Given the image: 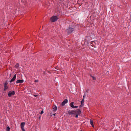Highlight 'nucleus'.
I'll use <instances>...</instances> for the list:
<instances>
[{"label":"nucleus","mask_w":131,"mask_h":131,"mask_svg":"<svg viewBox=\"0 0 131 131\" xmlns=\"http://www.w3.org/2000/svg\"><path fill=\"white\" fill-rule=\"evenodd\" d=\"M78 106H74V108H77V107H78Z\"/></svg>","instance_id":"obj_25"},{"label":"nucleus","mask_w":131,"mask_h":131,"mask_svg":"<svg viewBox=\"0 0 131 131\" xmlns=\"http://www.w3.org/2000/svg\"><path fill=\"white\" fill-rule=\"evenodd\" d=\"M81 113V111L80 109L76 110L74 111V114H78L80 115Z\"/></svg>","instance_id":"obj_5"},{"label":"nucleus","mask_w":131,"mask_h":131,"mask_svg":"<svg viewBox=\"0 0 131 131\" xmlns=\"http://www.w3.org/2000/svg\"><path fill=\"white\" fill-rule=\"evenodd\" d=\"M24 82V80H17L16 81V83H23Z\"/></svg>","instance_id":"obj_10"},{"label":"nucleus","mask_w":131,"mask_h":131,"mask_svg":"<svg viewBox=\"0 0 131 131\" xmlns=\"http://www.w3.org/2000/svg\"><path fill=\"white\" fill-rule=\"evenodd\" d=\"M68 102V100L67 99H65L62 102L61 105L62 106H64L65 104L67 103Z\"/></svg>","instance_id":"obj_7"},{"label":"nucleus","mask_w":131,"mask_h":131,"mask_svg":"<svg viewBox=\"0 0 131 131\" xmlns=\"http://www.w3.org/2000/svg\"><path fill=\"white\" fill-rule=\"evenodd\" d=\"M19 64L18 63H17L15 66V68H17L19 66Z\"/></svg>","instance_id":"obj_15"},{"label":"nucleus","mask_w":131,"mask_h":131,"mask_svg":"<svg viewBox=\"0 0 131 131\" xmlns=\"http://www.w3.org/2000/svg\"><path fill=\"white\" fill-rule=\"evenodd\" d=\"M74 102H73L70 103V105L71 106V107L72 108H74V105H73Z\"/></svg>","instance_id":"obj_12"},{"label":"nucleus","mask_w":131,"mask_h":131,"mask_svg":"<svg viewBox=\"0 0 131 131\" xmlns=\"http://www.w3.org/2000/svg\"><path fill=\"white\" fill-rule=\"evenodd\" d=\"M74 115H75V117L76 118H77L78 116V115H79L78 114H74Z\"/></svg>","instance_id":"obj_19"},{"label":"nucleus","mask_w":131,"mask_h":131,"mask_svg":"<svg viewBox=\"0 0 131 131\" xmlns=\"http://www.w3.org/2000/svg\"><path fill=\"white\" fill-rule=\"evenodd\" d=\"M84 99H83L81 101V104L82 105L84 103Z\"/></svg>","instance_id":"obj_18"},{"label":"nucleus","mask_w":131,"mask_h":131,"mask_svg":"<svg viewBox=\"0 0 131 131\" xmlns=\"http://www.w3.org/2000/svg\"><path fill=\"white\" fill-rule=\"evenodd\" d=\"M38 96V95H34V96L35 97H37Z\"/></svg>","instance_id":"obj_24"},{"label":"nucleus","mask_w":131,"mask_h":131,"mask_svg":"<svg viewBox=\"0 0 131 131\" xmlns=\"http://www.w3.org/2000/svg\"><path fill=\"white\" fill-rule=\"evenodd\" d=\"M90 76L92 78V79L94 80H95L96 79V78L95 77H94V76H92V75L91 74H90Z\"/></svg>","instance_id":"obj_13"},{"label":"nucleus","mask_w":131,"mask_h":131,"mask_svg":"<svg viewBox=\"0 0 131 131\" xmlns=\"http://www.w3.org/2000/svg\"><path fill=\"white\" fill-rule=\"evenodd\" d=\"M43 113V111H41V112L40 113V114H42Z\"/></svg>","instance_id":"obj_23"},{"label":"nucleus","mask_w":131,"mask_h":131,"mask_svg":"<svg viewBox=\"0 0 131 131\" xmlns=\"http://www.w3.org/2000/svg\"><path fill=\"white\" fill-rule=\"evenodd\" d=\"M90 124L91 125L92 127H94V126L93 124V122L92 120H91V119L90 120Z\"/></svg>","instance_id":"obj_11"},{"label":"nucleus","mask_w":131,"mask_h":131,"mask_svg":"<svg viewBox=\"0 0 131 131\" xmlns=\"http://www.w3.org/2000/svg\"><path fill=\"white\" fill-rule=\"evenodd\" d=\"M40 118H41V116H39V119H40Z\"/></svg>","instance_id":"obj_27"},{"label":"nucleus","mask_w":131,"mask_h":131,"mask_svg":"<svg viewBox=\"0 0 131 131\" xmlns=\"http://www.w3.org/2000/svg\"><path fill=\"white\" fill-rule=\"evenodd\" d=\"M8 83V82L7 81H6L4 83V86H7Z\"/></svg>","instance_id":"obj_14"},{"label":"nucleus","mask_w":131,"mask_h":131,"mask_svg":"<svg viewBox=\"0 0 131 131\" xmlns=\"http://www.w3.org/2000/svg\"><path fill=\"white\" fill-rule=\"evenodd\" d=\"M10 128L8 126L6 129V131H9Z\"/></svg>","instance_id":"obj_16"},{"label":"nucleus","mask_w":131,"mask_h":131,"mask_svg":"<svg viewBox=\"0 0 131 131\" xmlns=\"http://www.w3.org/2000/svg\"><path fill=\"white\" fill-rule=\"evenodd\" d=\"M6 89H5V88H4V91H6Z\"/></svg>","instance_id":"obj_26"},{"label":"nucleus","mask_w":131,"mask_h":131,"mask_svg":"<svg viewBox=\"0 0 131 131\" xmlns=\"http://www.w3.org/2000/svg\"><path fill=\"white\" fill-rule=\"evenodd\" d=\"M34 82H38V80H36Z\"/></svg>","instance_id":"obj_22"},{"label":"nucleus","mask_w":131,"mask_h":131,"mask_svg":"<svg viewBox=\"0 0 131 131\" xmlns=\"http://www.w3.org/2000/svg\"><path fill=\"white\" fill-rule=\"evenodd\" d=\"M56 113H55L54 114H51V115L50 114V116H52V115H54V116H55V115H56Z\"/></svg>","instance_id":"obj_20"},{"label":"nucleus","mask_w":131,"mask_h":131,"mask_svg":"<svg viewBox=\"0 0 131 131\" xmlns=\"http://www.w3.org/2000/svg\"><path fill=\"white\" fill-rule=\"evenodd\" d=\"M67 114L69 116L70 115H74V111H71L69 110L67 113Z\"/></svg>","instance_id":"obj_6"},{"label":"nucleus","mask_w":131,"mask_h":131,"mask_svg":"<svg viewBox=\"0 0 131 131\" xmlns=\"http://www.w3.org/2000/svg\"><path fill=\"white\" fill-rule=\"evenodd\" d=\"M52 108L53 110V111H57V106L55 105H53L52 107Z\"/></svg>","instance_id":"obj_9"},{"label":"nucleus","mask_w":131,"mask_h":131,"mask_svg":"<svg viewBox=\"0 0 131 131\" xmlns=\"http://www.w3.org/2000/svg\"><path fill=\"white\" fill-rule=\"evenodd\" d=\"M15 94V92L14 91L11 92L10 91L9 92L8 94V95L9 97H10L12 95H14Z\"/></svg>","instance_id":"obj_4"},{"label":"nucleus","mask_w":131,"mask_h":131,"mask_svg":"<svg viewBox=\"0 0 131 131\" xmlns=\"http://www.w3.org/2000/svg\"><path fill=\"white\" fill-rule=\"evenodd\" d=\"M25 124V122H22L21 123L20 126L21 128L23 131H25L24 128Z\"/></svg>","instance_id":"obj_3"},{"label":"nucleus","mask_w":131,"mask_h":131,"mask_svg":"<svg viewBox=\"0 0 131 131\" xmlns=\"http://www.w3.org/2000/svg\"><path fill=\"white\" fill-rule=\"evenodd\" d=\"M73 28H68L66 31L68 34H69L71 33L73 31Z\"/></svg>","instance_id":"obj_1"},{"label":"nucleus","mask_w":131,"mask_h":131,"mask_svg":"<svg viewBox=\"0 0 131 131\" xmlns=\"http://www.w3.org/2000/svg\"><path fill=\"white\" fill-rule=\"evenodd\" d=\"M4 88H5L6 90L7 89H8V87L7 86H4Z\"/></svg>","instance_id":"obj_17"},{"label":"nucleus","mask_w":131,"mask_h":131,"mask_svg":"<svg viewBox=\"0 0 131 131\" xmlns=\"http://www.w3.org/2000/svg\"><path fill=\"white\" fill-rule=\"evenodd\" d=\"M52 22H54L57 20L58 17L57 16H53L51 18Z\"/></svg>","instance_id":"obj_2"},{"label":"nucleus","mask_w":131,"mask_h":131,"mask_svg":"<svg viewBox=\"0 0 131 131\" xmlns=\"http://www.w3.org/2000/svg\"><path fill=\"white\" fill-rule=\"evenodd\" d=\"M16 74H15L14 75L13 78L9 81V82L10 83H11V82H13L14 81H15L16 79Z\"/></svg>","instance_id":"obj_8"},{"label":"nucleus","mask_w":131,"mask_h":131,"mask_svg":"<svg viewBox=\"0 0 131 131\" xmlns=\"http://www.w3.org/2000/svg\"><path fill=\"white\" fill-rule=\"evenodd\" d=\"M86 96V95L84 93V96H83V99H84V97H85Z\"/></svg>","instance_id":"obj_21"}]
</instances>
